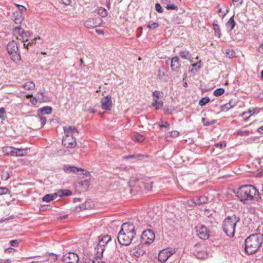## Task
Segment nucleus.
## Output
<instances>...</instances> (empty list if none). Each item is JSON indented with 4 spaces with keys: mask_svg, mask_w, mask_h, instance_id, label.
I'll list each match as a JSON object with an SVG mask.
<instances>
[{
    "mask_svg": "<svg viewBox=\"0 0 263 263\" xmlns=\"http://www.w3.org/2000/svg\"><path fill=\"white\" fill-rule=\"evenodd\" d=\"M195 229L197 235L200 239L205 240L209 238V231L204 225L199 224L196 227Z\"/></svg>",
    "mask_w": 263,
    "mask_h": 263,
    "instance_id": "obj_9",
    "label": "nucleus"
},
{
    "mask_svg": "<svg viewBox=\"0 0 263 263\" xmlns=\"http://www.w3.org/2000/svg\"><path fill=\"white\" fill-rule=\"evenodd\" d=\"M15 5L17 7V8H18V9L21 11V12H22L23 11H24L26 10L25 7H24L23 5H18V4H16Z\"/></svg>",
    "mask_w": 263,
    "mask_h": 263,
    "instance_id": "obj_55",
    "label": "nucleus"
},
{
    "mask_svg": "<svg viewBox=\"0 0 263 263\" xmlns=\"http://www.w3.org/2000/svg\"><path fill=\"white\" fill-rule=\"evenodd\" d=\"M32 121L34 122H40L39 127H42L46 122V119L45 117H43L40 114H37V116H32Z\"/></svg>",
    "mask_w": 263,
    "mask_h": 263,
    "instance_id": "obj_19",
    "label": "nucleus"
},
{
    "mask_svg": "<svg viewBox=\"0 0 263 263\" xmlns=\"http://www.w3.org/2000/svg\"><path fill=\"white\" fill-rule=\"evenodd\" d=\"M259 198V193L256 187L252 185L248 184V203L249 201H251V203H255Z\"/></svg>",
    "mask_w": 263,
    "mask_h": 263,
    "instance_id": "obj_7",
    "label": "nucleus"
},
{
    "mask_svg": "<svg viewBox=\"0 0 263 263\" xmlns=\"http://www.w3.org/2000/svg\"><path fill=\"white\" fill-rule=\"evenodd\" d=\"M165 76L164 68L162 67L158 71V77L159 79H163Z\"/></svg>",
    "mask_w": 263,
    "mask_h": 263,
    "instance_id": "obj_45",
    "label": "nucleus"
},
{
    "mask_svg": "<svg viewBox=\"0 0 263 263\" xmlns=\"http://www.w3.org/2000/svg\"><path fill=\"white\" fill-rule=\"evenodd\" d=\"M179 54L181 58L189 60L191 62H193L192 59H191V55L189 51L187 50L181 51Z\"/></svg>",
    "mask_w": 263,
    "mask_h": 263,
    "instance_id": "obj_26",
    "label": "nucleus"
},
{
    "mask_svg": "<svg viewBox=\"0 0 263 263\" xmlns=\"http://www.w3.org/2000/svg\"><path fill=\"white\" fill-rule=\"evenodd\" d=\"M101 107L103 109L110 110L112 107V101L111 97L107 96L103 97L101 100Z\"/></svg>",
    "mask_w": 263,
    "mask_h": 263,
    "instance_id": "obj_16",
    "label": "nucleus"
},
{
    "mask_svg": "<svg viewBox=\"0 0 263 263\" xmlns=\"http://www.w3.org/2000/svg\"><path fill=\"white\" fill-rule=\"evenodd\" d=\"M62 260L65 263H78L79 258L75 253L69 252L63 256Z\"/></svg>",
    "mask_w": 263,
    "mask_h": 263,
    "instance_id": "obj_11",
    "label": "nucleus"
},
{
    "mask_svg": "<svg viewBox=\"0 0 263 263\" xmlns=\"http://www.w3.org/2000/svg\"><path fill=\"white\" fill-rule=\"evenodd\" d=\"M159 126L161 128L164 127L168 128L170 126V124L167 122L161 121V123L159 125Z\"/></svg>",
    "mask_w": 263,
    "mask_h": 263,
    "instance_id": "obj_50",
    "label": "nucleus"
},
{
    "mask_svg": "<svg viewBox=\"0 0 263 263\" xmlns=\"http://www.w3.org/2000/svg\"><path fill=\"white\" fill-rule=\"evenodd\" d=\"M63 130L65 134L64 137H74L76 134L78 133V130L73 126H66L63 127Z\"/></svg>",
    "mask_w": 263,
    "mask_h": 263,
    "instance_id": "obj_14",
    "label": "nucleus"
},
{
    "mask_svg": "<svg viewBox=\"0 0 263 263\" xmlns=\"http://www.w3.org/2000/svg\"><path fill=\"white\" fill-rule=\"evenodd\" d=\"M23 87L27 90H32L35 88V84L32 81H28L25 83Z\"/></svg>",
    "mask_w": 263,
    "mask_h": 263,
    "instance_id": "obj_34",
    "label": "nucleus"
},
{
    "mask_svg": "<svg viewBox=\"0 0 263 263\" xmlns=\"http://www.w3.org/2000/svg\"><path fill=\"white\" fill-rule=\"evenodd\" d=\"M257 132L259 134H263V126H260L257 129Z\"/></svg>",
    "mask_w": 263,
    "mask_h": 263,
    "instance_id": "obj_64",
    "label": "nucleus"
},
{
    "mask_svg": "<svg viewBox=\"0 0 263 263\" xmlns=\"http://www.w3.org/2000/svg\"><path fill=\"white\" fill-rule=\"evenodd\" d=\"M79 184L83 186L85 189H87L89 186V182L87 179H85L84 181L79 182Z\"/></svg>",
    "mask_w": 263,
    "mask_h": 263,
    "instance_id": "obj_44",
    "label": "nucleus"
},
{
    "mask_svg": "<svg viewBox=\"0 0 263 263\" xmlns=\"http://www.w3.org/2000/svg\"><path fill=\"white\" fill-rule=\"evenodd\" d=\"M13 147L12 146H5L3 148V151L6 155L13 156Z\"/></svg>",
    "mask_w": 263,
    "mask_h": 263,
    "instance_id": "obj_33",
    "label": "nucleus"
},
{
    "mask_svg": "<svg viewBox=\"0 0 263 263\" xmlns=\"http://www.w3.org/2000/svg\"><path fill=\"white\" fill-rule=\"evenodd\" d=\"M152 105L154 106L156 109L161 108L163 106V102L161 101H158L157 99H154L152 103Z\"/></svg>",
    "mask_w": 263,
    "mask_h": 263,
    "instance_id": "obj_36",
    "label": "nucleus"
},
{
    "mask_svg": "<svg viewBox=\"0 0 263 263\" xmlns=\"http://www.w3.org/2000/svg\"><path fill=\"white\" fill-rule=\"evenodd\" d=\"M58 195L60 196H62V195L69 196L71 195V192L69 190L60 191L58 192Z\"/></svg>",
    "mask_w": 263,
    "mask_h": 263,
    "instance_id": "obj_46",
    "label": "nucleus"
},
{
    "mask_svg": "<svg viewBox=\"0 0 263 263\" xmlns=\"http://www.w3.org/2000/svg\"><path fill=\"white\" fill-rule=\"evenodd\" d=\"M210 101V98L209 97H203L199 102V105L202 106L205 105Z\"/></svg>",
    "mask_w": 263,
    "mask_h": 263,
    "instance_id": "obj_39",
    "label": "nucleus"
},
{
    "mask_svg": "<svg viewBox=\"0 0 263 263\" xmlns=\"http://www.w3.org/2000/svg\"><path fill=\"white\" fill-rule=\"evenodd\" d=\"M206 121V119L205 118H202V122L203 123V124L205 125V126H209L211 124V123L209 122V121Z\"/></svg>",
    "mask_w": 263,
    "mask_h": 263,
    "instance_id": "obj_62",
    "label": "nucleus"
},
{
    "mask_svg": "<svg viewBox=\"0 0 263 263\" xmlns=\"http://www.w3.org/2000/svg\"><path fill=\"white\" fill-rule=\"evenodd\" d=\"M10 244L11 246L17 247L18 245V242L17 240H13L10 241Z\"/></svg>",
    "mask_w": 263,
    "mask_h": 263,
    "instance_id": "obj_57",
    "label": "nucleus"
},
{
    "mask_svg": "<svg viewBox=\"0 0 263 263\" xmlns=\"http://www.w3.org/2000/svg\"><path fill=\"white\" fill-rule=\"evenodd\" d=\"M132 140L135 142H141L145 139L144 137L138 133L134 134L132 137Z\"/></svg>",
    "mask_w": 263,
    "mask_h": 263,
    "instance_id": "obj_31",
    "label": "nucleus"
},
{
    "mask_svg": "<svg viewBox=\"0 0 263 263\" xmlns=\"http://www.w3.org/2000/svg\"><path fill=\"white\" fill-rule=\"evenodd\" d=\"M136 234L135 226L132 223H124L118 235V240L120 244L128 246Z\"/></svg>",
    "mask_w": 263,
    "mask_h": 263,
    "instance_id": "obj_1",
    "label": "nucleus"
},
{
    "mask_svg": "<svg viewBox=\"0 0 263 263\" xmlns=\"http://www.w3.org/2000/svg\"><path fill=\"white\" fill-rule=\"evenodd\" d=\"M258 50L260 53H263V43L258 47Z\"/></svg>",
    "mask_w": 263,
    "mask_h": 263,
    "instance_id": "obj_63",
    "label": "nucleus"
},
{
    "mask_svg": "<svg viewBox=\"0 0 263 263\" xmlns=\"http://www.w3.org/2000/svg\"><path fill=\"white\" fill-rule=\"evenodd\" d=\"M84 25L88 29H92L98 26L93 18H89L84 23Z\"/></svg>",
    "mask_w": 263,
    "mask_h": 263,
    "instance_id": "obj_23",
    "label": "nucleus"
},
{
    "mask_svg": "<svg viewBox=\"0 0 263 263\" xmlns=\"http://www.w3.org/2000/svg\"><path fill=\"white\" fill-rule=\"evenodd\" d=\"M165 8L167 10H176L177 9V6L174 4H170V3L169 4H167V6H165Z\"/></svg>",
    "mask_w": 263,
    "mask_h": 263,
    "instance_id": "obj_51",
    "label": "nucleus"
},
{
    "mask_svg": "<svg viewBox=\"0 0 263 263\" xmlns=\"http://www.w3.org/2000/svg\"><path fill=\"white\" fill-rule=\"evenodd\" d=\"M141 156L140 155H128V156L125 157L124 158H125V159H130V158H138L140 157Z\"/></svg>",
    "mask_w": 263,
    "mask_h": 263,
    "instance_id": "obj_56",
    "label": "nucleus"
},
{
    "mask_svg": "<svg viewBox=\"0 0 263 263\" xmlns=\"http://www.w3.org/2000/svg\"><path fill=\"white\" fill-rule=\"evenodd\" d=\"M5 194H10V190L6 187H0V196Z\"/></svg>",
    "mask_w": 263,
    "mask_h": 263,
    "instance_id": "obj_41",
    "label": "nucleus"
},
{
    "mask_svg": "<svg viewBox=\"0 0 263 263\" xmlns=\"http://www.w3.org/2000/svg\"><path fill=\"white\" fill-rule=\"evenodd\" d=\"M10 178V174L7 171H3L2 172L1 178L5 181L8 180Z\"/></svg>",
    "mask_w": 263,
    "mask_h": 263,
    "instance_id": "obj_42",
    "label": "nucleus"
},
{
    "mask_svg": "<svg viewBox=\"0 0 263 263\" xmlns=\"http://www.w3.org/2000/svg\"><path fill=\"white\" fill-rule=\"evenodd\" d=\"M25 32L26 31L20 27H15L13 29V34L16 36V37L18 36L19 37H22V35H23Z\"/></svg>",
    "mask_w": 263,
    "mask_h": 263,
    "instance_id": "obj_25",
    "label": "nucleus"
},
{
    "mask_svg": "<svg viewBox=\"0 0 263 263\" xmlns=\"http://www.w3.org/2000/svg\"><path fill=\"white\" fill-rule=\"evenodd\" d=\"M208 201V198L204 196H201L200 197H195L194 199L191 200V202L196 205H200L206 203Z\"/></svg>",
    "mask_w": 263,
    "mask_h": 263,
    "instance_id": "obj_20",
    "label": "nucleus"
},
{
    "mask_svg": "<svg viewBox=\"0 0 263 263\" xmlns=\"http://www.w3.org/2000/svg\"><path fill=\"white\" fill-rule=\"evenodd\" d=\"M142 184V185H143V187L147 190H151L152 187V182L151 180L150 179H147L146 180V182L144 183L142 180H137V183L138 185H140V183Z\"/></svg>",
    "mask_w": 263,
    "mask_h": 263,
    "instance_id": "obj_22",
    "label": "nucleus"
},
{
    "mask_svg": "<svg viewBox=\"0 0 263 263\" xmlns=\"http://www.w3.org/2000/svg\"><path fill=\"white\" fill-rule=\"evenodd\" d=\"M239 220L235 215L228 216L223 221L222 229L227 235L233 237L235 230L236 224Z\"/></svg>",
    "mask_w": 263,
    "mask_h": 263,
    "instance_id": "obj_3",
    "label": "nucleus"
},
{
    "mask_svg": "<svg viewBox=\"0 0 263 263\" xmlns=\"http://www.w3.org/2000/svg\"><path fill=\"white\" fill-rule=\"evenodd\" d=\"M39 93H40L42 96V98H39L40 101L41 102H46L47 99H45V96L44 95V93L43 92H39Z\"/></svg>",
    "mask_w": 263,
    "mask_h": 263,
    "instance_id": "obj_54",
    "label": "nucleus"
},
{
    "mask_svg": "<svg viewBox=\"0 0 263 263\" xmlns=\"http://www.w3.org/2000/svg\"><path fill=\"white\" fill-rule=\"evenodd\" d=\"M63 171L66 173H79L80 174H83L86 177L89 178L90 173L89 172L81 168H79L73 165H65L63 166Z\"/></svg>",
    "mask_w": 263,
    "mask_h": 263,
    "instance_id": "obj_6",
    "label": "nucleus"
},
{
    "mask_svg": "<svg viewBox=\"0 0 263 263\" xmlns=\"http://www.w3.org/2000/svg\"><path fill=\"white\" fill-rule=\"evenodd\" d=\"M247 185L240 186L237 191V196L241 202L245 204L247 201Z\"/></svg>",
    "mask_w": 263,
    "mask_h": 263,
    "instance_id": "obj_13",
    "label": "nucleus"
},
{
    "mask_svg": "<svg viewBox=\"0 0 263 263\" xmlns=\"http://www.w3.org/2000/svg\"><path fill=\"white\" fill-rule=\"evenodd\" d=\"M5 112V110L4 107L0 108V119H4V115Z\"/></svg>",
    "mask_w": 263,
    "mask_h": 263,
    "instance_id": "obj_58",
    "label": "nucleus"
},
{
    "mask_svg": "<svg viewBox=\"0 0 263 263\" xmlns=\"http://www.w3.org/2000/svg\"><path fill=\"white\" fill-rule=\"evenodd\" d=\"M155 9L159 13H162L163 12V9L159 3H157L155 5Z\"/></svg>",
    "mask_w": 263,
    "mask_h": 263,
    "instance_id": "obj_53",
    "label": "nucleus"
},
{
    "mask_svg": "<svg viewBox=\"0 0 263 263\" xmlns=\"http://www.w3.org/2000/svg\"><path fill=\"white\" fill-rule=\"evenodd\" d=\"M153 95L154 97V99L158 100L159 98L163 97V93L158 90H155L153 92Z\"/></svg>",
    "mask_w": 263,
    "mask_h": 263,
    "instance_id": "obj_38",
    "label": "nucleus"
},
{
    "mask_svg": "<svg viewBox=\"0 0 263 263\" xmlns=\"http://www.w3.org/2000/svg\"><path fill=\"white\" fill-rule=\"evenodd\" d=\"M192 68L190 69V71L192 72H196L201 67V62H198L196 63L191 65Z\"/></svg>",
    "mask_w": 263,
    "mask_h": 263,
    "instance_id": "obj_32",
    "label": "nucleus"
},
{
    "mask_svg": "<svg viewBox=\"0 0 263 263\" xmlns=\"http://www.w3.org/2000/svg\"><path fill=\"white\" fill-rule=\"evenodd\" d=\"M231 108L232 106H231V101L221 106V109L222 111H228Z\"/></svg>",
    "mask_w": 263,
    "mask_h": 263,
    "instance_id": "obj_47",
    "label": "nucleus"
},
{
    "mask_svg": "<svg viewBox=\"0 0 263 263\" xmlns=\"http://www.w3.org/2000/svg\"><path fill=\"white\" fill-rule=\"evenodd\" d=\"M52 108L50 106H44L42 108H40L37 110V114H46L49 115L51 113Z\"/></svg>",
    "mask_w": 263,
    "mask_h": 263,
    "instance_id": "obj_24",
    "label": "nucleus"
},
{
    "mask_svg": "<svg viewBox=\"0 0 263 263\" xmlns=\"http://www.w3.org/2000/svg\"><path fill=\"white\" fill-rule=\"evenodd\" d=\"M216 8L217 9V13L222 18H223L228 12V7L224 4L222 5H218Z\"/></svg>",
    "mask_w": 263,
    "mask_h": 263,
    "instance_id": "obj_17",
    "label": "nucleus"
},
{
    "mask_svg": "<svg viewBox=\"0 0 263 263\" xmlns=\"http://www.w3.org/2000/svg\"><path fill=\"white\" fill-rule=\"evenodd\" d=\"M111 240V237L109 235H104L99 239L98 242L95 248L96 257L92 260V263H105L102 260L103 253L105 247L109 241Z\"/></svg>",
    "mask_w": 263,
    "mask_h": 263,
    "instance_id": "obj_2",
    "label": "nucleus"
},
{
    "mask_svg": "<svg viewBox=\"0 0 263 263\" xmlns=\"http://www.w3.org/2000/svg\"><path fill=\"white\" fill-rule=\"evenodd\" d=\"M62 144L67 147L73 148L76 145V140L74 137H64L62 140Z\"/></svg>",
    "mask_w": 263,
    "mask_h": 263,
    "instance_id": "obj_15",
    "label": "nucleus"
},
{
    "mask_svg": "<svg viewBox=\"0 0 263 263\" xmlns=\"http://www.w3.org/2000/svg\"><path fill=\"white\" fill-rule=\"evenodd\" d=\"M57 196V193L47 194L43 198V201L46 202H49L55 199Z\"/></svg>",
    "mask_w": 263,
    "mask_h": 263,
    "instance_id": "obj_27",
    "label": "nucleus"
},
{
    "mask_svg": "<svg viewBox=\"0 0 263 263\" xmlns=\"http://www.w3.org/2000/svg\"><path fill=\"white\" fill-rule=\"evenodd\" d=\"M226 144L225 143H219L215 145V146L217 147H219L220 148H222L223 147H225Z\"/></svg>",
    "mask_w": 263,
    "mask_h": 263,
    "instance_id": "obj_60",
    "label": "nucleus"
},
{
    "mask_svg": "<svg viewBox=\"0 0 263 263\" xmlns=\"http://www.w3.org/2000/svg\"><path fill=\"white\" fill-rule=\"evenodd\" d=\"M262 236L255 234L248 237V254H252L258 250L262 242Z\"/></svg>",
    "mask_w": 263,
    "mask_h": 263,
    "instance_id": "obj_4",
    "label": "nucleus"
},
{
    "mask_svg": "<svg viewBox=\"0 0 263 263\" xmlns=\"http://www.w3.org/2000/svg\"><path fill=\"white\" fill-rule=\"evenodd\" d=\"M98 13L102 17H105L107 15V12L106 10L102 7L98 9Z\"/></svg>",
    "mask_w": 263,
    "mask_h": 263,
    "instance_id": "obj_37",
    "label": "nucleus"
},
{
    "mask_svg": "<svg viewBox=\"0 0 263 263\" xmlns=\"http://www.w3.org/2000/svg\"><path fill=\"white\" fill-rule=\"evenodd\" d=\"M37 39H40V37H35L33 39L31 40V41L29 42V44H30V46H32V45L35 44L36 43V41Z\"/></svg>",
    "mask_w": 263,
    "mask_h": 263,
    "instance_id": "obj_59",
    "label": "nucleus"
},
{
    "mask_svg": "<svg viewBox=\"0 0 263 263\" xmlns=\"http://www.w3.org/2000/svg\"><path fill=\"white\" fill-rule=\"evenodd\" d=\"M180 64L179 59L178 57H174L171 59V67L173 71H176L179 68Z\"/></svg>",
    "mask_w": 263,
    "mask_h": 263,
    "instance_id": "obj_21",
    "label": "nucleus"
},
{
    "mask_svg": "<svg viewBox=\"0 0 263 263\" xmlns=\"http://www.w3.org/2000/svg\"><path fill=\"white\" fill-rule=\"evenodd\" d=\"M7 50L10 56L11 60L17 63L21 60V54L17 44L14 41H11L7 45Z\"/></svg>",
    "mask_w": 263,
    "mask_h": 263,
    "instance_id": "obj_5",
    "label": "nucleus"
},
{
    "mask_svg": "<svg viewBox=\"0 0 263 263\" xmlns=\"http://www.w3.org/2000/svg\"><path fill=\"white\" fill-rule=\"evenodd\" d=\"M174 253V251L163 249L159 252L158 255V260L161 262H165Z\"/></svg>",
    "mask_w": 263,
    "mask_h": 263,
    "instance_id": "obj_12",
    "label": "nucleus"
},
{
    "mask_svg": "<svg viewBox=\"0 0 263 263\" xmlns=\"http://www.w3.org/2000/svg\"><path fill=\"white\" fill-rule=\"evenodd\" d=\"M224 92L223 88H219L214 90L213 94L215 96H220Z\"/></svg>",
    "mask_w": 263,
    "mask_h": 263,
    "instance_id": "obj_40",
    "label": "nucleus"
},
{
    "mask_svg": "<svg viewBox=\"0 0 263 263\" xmlns=\"http://www.w3.org/2000/svg\"><path fill=\"white\" fill-rule=\"evenodd\" d=\"M161 3L164 6H167V4L171 3V0H161Z\"/></svg>",
    "mask_w": 263,
    "mask_h": 263,
    "instance_id": "obj_61",
    "label": "nucleus"
},
{
    "mask_svg": "<svg viewBox=\"0 0 263 263\" xmlns=\"http://www.w3.org/2000/svg\"><path fill=\"white\" fill-rule=\"evenodd\" d=\"M141 238L143 242L150 244L154 240L155 235L152 230H147L143 232Z\"/></svg>",
    "mask_w": 263,
    "mask_h": 263,
    "instance_id": "obj_8",
    "label": "nucleus"
},
{
    "mask_svg": "<svg viewBox=\"0 0 263 263\" xmlns=\"http://www.w3.org/2000/svg\"><path fill=\"white\" fill-rule=\"evenodd\" d=\"M179 133L177 130H174L171 132H168L167 135V136H169L170 137L175 138L178 137L179 135Z\"/></svg>",
    "mask_w": 263,
    "mask_h": 263,
    "instance_id": "obj_48",
    "label": "nucleus"
},
{
    "mask_svg": "<svg viewBox=\"0 0 263 263\" xmlns=\"http://www.w3.org/2000/svg\"><path fill=\"white\" fill-rule=\"evenodd\" d=\"M226 26L227 29H229V30L231 31L233 30L235 26V22L234 20V16H232L228 21V22L226 24Z\"/></svg>",
    "mask_w": 263,
    "mask_h": 263,
    "instance_id": "obj_28",
    "label": "nucleus"
},
{
    "mask_svg": "<svg viewBox=\"0 0 263 263\" xmlns=\"http://www.w3.org/2000/svg\"><path fill=\"white\" fill-rule=\"evenodd\" d=\"M225 54L227 58L230 59L233 58L235 56V52L231 50H227L226 51Z\"/></svg>",
    "mask_w": 263,
    "mask_h": 263,
    "instance_id": "obj_43",
    "label": "nucleus"
},
{
    "mask_svg": "<svg viewBox=\"0 0 263 263\" xmlns=\"http://www.w3.org/2000/svg\"><path fill=\"white\" fill-rule=\"evenodd\" d=\"M260 111V109L258 107H254L252 108H250L248 110V114H250V115L248 117V120L249 119V118L254 115L255 114H257Z\"/></svg>",
    "mask_w": 263,
    "mask_h": 263,
    "instance_id": "obj_35",
    "label": "nucleus"
},
{
    "mask_svg": "<svg viewBox=\"0 0 263 263\" xmlns=\"http://www.w3.org/2000/svg\"><path fill=\"white\" fill-rule=\"evenodd\" d=\"M31 37V34L29 31H26L25 33L22 35V37H19L18 36H16L17 40H21L23 42H28Z\"/></svg>",
    "mask_w": 263,
    "mask_h": 263,
    "instance_id": "obj_30",
    "label": "nucleus"
},
{
    "mask_svg": "<svg viewBox=\"0 0 263 263\" xmlns=\"http://www.w3.org/2000/svg\"><path fill=\"white\" fill-rule=\"evenodd\" d=\"M213 28L216 36L220 38L221 37V31L219 25L217 24V21H214L213 24Z\"/></svg>",
    "mask_w": 263,
    "mask_h": 263,
    "instance_id": "obj_29",
    "label": "nucleus"
},
{
    "mask_svg": "<svg viewBox=\"0 0 263 263\" xmlns=\"http://www.w3.org/2000/svg\"><path fill=\"white\" fill-rule=\"evenodd\" d=\"M23 20V17H22V15L21 14L20 16L15 18L14 22L16 24H20L22 22Z\"/></svg>",
    "mask_w": 263,
    "mask_h": 263,
    "instance_id": "obj_52",
    "label": "nucleus"
},
{
    "mask_svg": "<svg viewBox=\"0 0 263 263\" xmlns=\"http://www.w3.org/2000/svg\"><path fill=\"white\" fill-rule=\"evenodd\" d=\"M159 27V24L157 23H153L147 25V27L150 29H155Z\"/></svg>",
    "mask_w": 263,
    "mask_h": 263,
    "instance_id": "obj_49",
    "label": "nucleus"
},
{
    "mask_svg": "<svg viewBox=\"0 0 263 263\" xmlns=\"http://www.w3.org/2000/svg\"><path fill=\"white\" fill-rule=\"evenodd\" d=\"M248 167L250 170L248 172H253L256 171L259 168L260 165L259 160L256 158H253L252 157L248 156Z\"/></svg>",
    "mask_w": 263,
    "mask_h": 263,
    "instance_id": "obj_10",
    "label": "nucleus"
},
{
    "mask_svg": "<svg viewBox=\"0 0 263 263\" xmlns=\"http://www.w3.org/2000/svg\"><path fill=\"white\" fill-rule=\"evenodd\" d=\"M29 148L26 147L25 148H16L13 147V157H23L25 156Z\"/></svg>",
    "mask_w": 263,
    "mask_h": 263,
    "instance_id": "obj_18",
    "label": "nucleus"
}]
</instances>
